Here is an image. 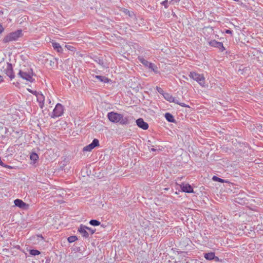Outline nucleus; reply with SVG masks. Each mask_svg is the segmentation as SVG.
I'll use <instances>...</instances> for the list:
<instances>
[{
    "label": "nucleus",
    "mask_w": 263,
    "mask_h": 263,
    "mask_svg": "<svg viewBox=\"0 0 263 263\" xmlns=\"http://www.w3.org/2000/svg\"><path fill=\"white\" fill-rule=\"evenodd\" d=\"M225 33H228V34H231L232 35V31L230 30V29H226L225 30Z\"/></svg>",
    "instance_id": "36"
},
{
    "label": "nucleus",
    "mask_w": 263,
    "mask_h": 263,
    "mask_svg": "<svg viewBox=\"0 0 263 263\" xmlns=\"http://www.w3.org/2000/svg\"><path fill=\"white\" fill-rule=\"evenodd\" d=\"M93 60L96 62L98 64H99L100 65H101L102 67H104V68H106L107 67L105 65V63L104 62V60H103V58L102 57H97V56H96L94 57L93 58Z\"/></svg>",
    "instance_id": "15"
},
{
    "label": "nucleus",
    "mask_w": 263,
    "mask_h": 263,
    "mask_svg": "<svg viewBox=\"0 0 263 263\" xmlns=\"http://www.w3.org/2000/svg\"><path fill=\"white\" fill-rule=\"evenodd\" d=\"M14 203L15 206L23 209H25L28 206L27 204L25 203L22 200L19 199L14 200Z\"/></svg>",
    "instance_id": "14"
},
{
    "label": "nucleus",
    "mask_w": 263,
    "mask_h": 263,
    "mask_svg": "<svg viewBox=\"0 0 263 263\" xmlns=\"http://www.w3.org/2000/svg\"><path fill=\"white\" fill-rule=\"evenodd\" d=\"M2 166L3 167H6V168H12V166H11L10 165H6L5 164H4V165H2Z\"/></svg>",
    "instance_id": "39"
},
{
    "label": "nucleus",
    "mask_w": 263,
    "mask_h": 263,
    "mask_svg": "<svg viewBox=\"0 0 263 263\" xmlns=\"http://www.w3.org/2000/svg\"><path fill=\"white\" fill-rule=\"evenodd\" d=\"M30 158L31 160H33L34 161V162H35V161H36L38 159H39V156L38 155H37V154H36L35 153H33L32 152L31 154H30Z\"/></svg>",
    "instance_id": "21"
},
{
    "label": "nucleus",
    "mask_w": 263,
    "mask_h": 263,
    "mask_svg": "<svg viewBox=\"0 0 263 263\" xmlns=\"http://www.w3.org/2000/svg\"><path fill=\"white\" fill-rule=\"evenodd\" d=\"M5 74L8 76L11 80L14 79L15 74L13 70L12 65L11 63H7V68L4 70Z\"/></svg>",
    "instance_id": "10"
},
{
    "label": "nucleus",
    "mask_w": 263,
    "mask_h": 263,
    "mask_svg": "<svg viewBox=\"0 0 263 263\" xmlns=\"http://www.w3.org/2000/svg\"><path fill=\"white\" fill-rule=\"evenodd\" d=\"M4 31V28L3 26L0 24V33H2Z\"/></svg>",
    "instance_id": "38"
},
{
    "label": "nucleus",
    "mask_w": 263,
    "mask_h": 263,
    "mask_svg": "<svg viewBox=\"0 0 263 263\" xmlns=\"http://www.w3.org/2000/svg\"><path fill=\"white\" fill-rule=\"evenodd\" d=\"M52 47L54 50H57L59 53H62L63 48L59 43L57 42H52Z\"/></svg>",
    "instance_id": "16"
},
{
    "label": "nucleus",
    "mask_w": 263,
    "mask_h": 263,
    "mask_svg": "<svg viewBox=\"0 0 263 263\" xmlns=\"http://www.w3.org/2000/svg\"><path fill=\"white\" fill-rule=\"evenodd\" d=\"M89 224L93 226H98L100 225L101 223L97 220L91 219L89 221Z\"/></svg>",
    "instance_id": "20"
},
{
    "label": "nucleus",
    "mask_w": 263,
    "mask_h": 263,
    "mask_svg": "<svg viewBox=\"0 0 263 263\" xmlns=\"http://www.w3.org/2000/svg\"><path fill=\"white\" fill-rule=\"evenodd\" d=\"M137 125L140 128L146 130L148 128V124L142 118H139L136 121Z\"/></svg>",
    "instance_id": "12"
},
{
    "label": "nucleus",
    "mask_w": 263,
    "mask_h": 263,
    "mask_svg": "<svg viewBox=\"0 0 263 263\" xmlns=\"http://www.w3.org/2000/svg\"><path fill=\"white\" fill-rule=\"evenodd\" d=\"M4 81L3 78L2 76L0 75V83Z\"/></svg>",
    "instance_id": "40"
},
{
    "label": "nucleus",
    "mask_w": 263,
    "mask_h": 263,
    "mask_svg": "<svg viewBox=\"0 0 263 263\" xmlns=\"http://www.w3.org/2000/svg\"><path fill=\"white\" fill-rule=\"evenodd\" d=\"M27 90H28L29 92L31 93L32 94L34 95H35V96H36L37 94H39V92H37L36 91H33V90H32L31 89H29V88H28V89H27Z\"/></svg>",
    "instance_id": "32"
},
{
    "label": "nucleus",
    "mask_w": 263,
    "mask_h": 263,
    "mask_svg": "<svg viewBox=\"0 0 263 263\" xmlns=\"http://www.w3.org/2000/svg\"><path fill=\"white\" fill-rule=\"evenodd\" d=\"M99 146V141L97 139H94L92 142L88 144V145L85 146L83 151L84 152H90L92 149H93L96 147Z\"/></svg>",
    "instance_id": "7"
},
{
    "label": "nucleus",
    "mask_w": 263,
    "mask_h": 263,
    "mask_svg": "<svg viewBox=\"0 0 263 263\" xmlns=\"http://www.w3.org/2000/svg\"><path fill=\"white\" fill-rule=\"evenodd\" d=\"M165 118L166 120L169 122L172 123H175L176 122L174 116L170 112H166L165 114Z\"/></svg>",
    "instance_id": "17"
},
{
    "label": "nucleus",
    "mask_w": 263,
    "mask_h": 263,
    "mask_svg": "<svg viewBox=\"0 0 263 263\" xmlns=\"http://www.w3.org/2000/svg\"><path fill=\"white\" fill-rule=\"evenodd\" d=\"M63 106L60 103H58L52 112L51 117L53 118L59 117L63 114Z\"/></svg>",
    "instance_id": "3"
},
{
    "label": "nucleus",
    "mask_w": 263,
    "mask_h": 263,
    "mask_svg": "<svg viewBox=\"0 0 263 263\" xmlns=\"http://www.w3.org/2000/svg\"><path fill=\"white\" fill-rule=\"evenodd\" d=\"M189 77L196 81L201 86L204 84V78L200 74L193 71L190 73Z\"/></svg>",
    "instance_id": "4"
},
{
    "label": "nucleus",
    "mask_w": 263,
    "mask_h": 263,
    "mask_svg": "<svg viewBox=\"0 0 263 263\" xmlns=\"http://www.w3.org/2000/svg\"><path fill=\"white\" fill-rule=\"evenodd\" d=\"M101 227H103V228H104V227H105V226H104L103 224H101Z\"/></svg>",
    "instance_id": "47"
},
{
    "label": "nucleus",
    "mask_w": 263,
    "mask_h": 263,
    "mask_svg": "<svg viewBox=\"0 0 263 263\" xmlns=\"http://www.w3.org/2000/svg\"><path fill=\"white\" fill-rule=\"evenodd\" d=\"M147 144L148 147L154 146V145L152 144L151 141L149 140H148Z\"/></svg>",
    "instance_id": "35"
},
{
    "label": "nucleus",
    "mask_w": 263,
    "mask_h": 263,
    "mask_svg": "<svg viewBox=\"0 0 263 263\" xmlns=\"http://www.w3.org/2000/svg\"><path fill=\"white\" fill-rule=\"evenodd\" d=\"M213 260H214L216 262H219V261L221 262L222 261V259H220L219 258V257L216 256H215V255L214 256Z\"/></svg>",
    "instance_id": "33"
},
{
    "label": "nucleus",
    "mask_w": 263,
    "mask_h": 263,
    "mask_svg": "<svg viewBox=\"0 0 263 263\" xmlns=\"http://www.w3.org/2000/svg\"><path fill=\"white\" fill-rule=\"evenodd\" d=\"M133 122V118L130 116L124 117L123 115L120 114L118 123L121 125H128Z\"/></svg>",
    "instance_id": "6"
},
{
    "label": "nucleus",
    "mask_w": 263,
    "mask_h": 263,
    "mask_svg": "<svg viewBox=\"0 0 263 263\" xmlns=\"http://www.w3.org/2000/svg\"><path fill=\"white\" fill-rule=\"evenodd\" d=\"M23 35L22 30L18 29L14 32H12L6 35L3 39V42L4 43H9L12 41H15L18 40L19 37Z\"/></svg>",
    "instance_id": "1"
},
{
    "label": "nucleus",
    "mask_w": 263,
    "mask_h": 263,
    "mask_svg": "<svg viewBox=\"0 0 263 263\" xmlns=\"http://www.w3.org/2000/svg\"><path fill=\"white\" fill-rule=\"evenodd\" d=\"M168 1L167 0H165L164 1H163L162 3H161V4L162 5H163L164 6V7L165 8H167L168 7Z\"/></svg>",
    "instance_id": "31"
},
{
    "label": "nucleus",
    "mask_w": 263,
    "mask_h": 263,
    "mask_svg": "<svg viewBox=\"0 0 263 263\" xmlns=\"http://www.w3.org/2000/svg\"><path fill=\"white\" fill-rule=\"evenodd\" d=\"M50 258H47L46 259V262H45V263H49V262H50Z\"/></svg>",
    "instance_id": "41"
},
{
    "label": "nucleus",
    "mask_w": 263,
    "mask_h": 263,
    "mask_svg": "<svg viewBox=\"0 0 263 263\" xmlns=\"http://www.w3.org/2000/svg\"><path fill=\"white\" fill-rule=\"evenodd\" d=\"M29 253L31 255L35 256L40 254L41 252L37 250L31 249L29 250Z\"/></svg>",
    "instance_id": "23"
},
{
    "label": "nucleus",
    "mask_w": 263,
    "mask_h": 263,
    "mask_svg": "<svg viewBox=\"0 0 263 263\" xmlns=\"http://www.w3.org/2000/svg\"><path fill=\"white\" fill-rule=\"evenodd\" d=\"M19 83L18 82H16V84H15V85L17 86V85H19Z\"/></svg>",
    "instance_id": "46"
},
{
    "label": "nucleus",
    "mask_w": 263,
    "mask_h": 263,
    "mask_svg": "<svg viewBox=\"0 0 263 263\" xmlns=\"http://www.w3.org/2000/svg\"><path fill=\"white\" fill-rule=\"evenodd\" d=\"M180 189L182 192L191 193L194 192L193 187L189 184H181L180 185Z\"/></svg>",
    "instance_id": "13"
},
{
    "label": "nucleus",
    "mask_w": 263,
    "mask_h": 263,
    "mask_svg": "<svg viewBox=\"0 0 263 263\" xmlns=\"http://www.w3.org/2000/svg\"><path fill=\"white\" fill-rule=\"evenodd\" d=\"M95 78H97L99 81L105 83H108L111 81L108 78L102 76H96Z\"/></svg>",
    "instance_id": "18"
},
{
    "label": "nucleus",
    "mask_w": 263,
    "mask_h": 263,
    "mask_svg": "<svg viewBox=\"0 0 263 263\" xmlns=\"http://www.w3.org/2000/svg\"><path fill=\"white\" fill-rule=\"evenodd\" d=\"M37 237H41L42 238V239H44L43 237L41 235H37Z\"/></svg>",
    "instance_id": "44"
},
{
    "label": "nucleus",
    "mask_w": 263,
    "mask_h": 263,
    "mask_svg": "<svg viewBox=\"0 0 263 263\" xmlns=\"http://www.w3.org/2000/svg\"><path fill=\"white\" fill-rule=\"evenodd\" d=\"M209 45L212 47L218 48L221 52L225 50V48L223 47L222 42H217L216 40H213L209 42Z\"/></svg>",
    "instance_id": "11"
},
{
    "label": "nucleus",
    "mask_w": 263,
    "mask_h": 263,
    "mask_svg": "<svg viewBox=\"0 0 263 263\" xmlns=\"http://www.w3.org/2000/svg\"><path fill=\"white\" fill-rule=\"evenodd\" d=\"M148 67L153 70L154 71H156V69H157V67L153 63H152V65H148Z\"/></svg>",
    "instance_id": "29"
},
{
    "label": "nucleus",
    "mask_w": 263,
    "mask_h": 263,
    "mask_svg": "<svg viewBox=\"0 0 263 263\" xmlns=\"http://www.w3.org/2000/svg\"><path fill=\"white\" fill-rule=\"evenodd\" d=\"M78 240V237L76 236H71L68 237L67 240L69 243H72Z\"/></svg>",
    "instance_id": "26"
},
{
    "label": "nucleus",
    "mask_w": 263,
    "mask_h": 263,
    "mask_svg": "<svg viewBox=\"0 0 263 263\" xmlns=\"http://www.w3.org/2000/svg\"><path fill=\"white\" fill-rule=\"evenodd\" d=\"M39 103L40 107L41 108H43V106H44V101H43V102H39Z\"/></svg>",
    "instance_id": "37"
},
{
    "label": "nucleus",
    "mask_w": 263,
    "mask_h": 263,
    "mask_svg": "<svg viewBox=\"0 0 263 263\" xmlns=\"http://www.w3.org/2000/svg\"><path fill=\"white\" fill-rule=\"evenodd\" d=\"M180 253H186V254L187 253L186 252H180Z\"/></svg>",
    "instance_id": "45"
},
{
    "label": "nucleus",
    "mask_w": 263,
    "mask_h": 263,
    "mask_svg": "<svg viewBox=\"0 0 263 263\" xmlns=\"http://www.w3.org/2000/svg\"><path fill=\"white\" fill-rule=\"evenodd\" d=\"M151 151H153V152H155V151H156V149L154 148H152Z\"/></svg>",
    "instance_id": "43"
},
{
    "label": "nucleus",
    "mask_w": 263,
    "mask_h": 263,
    "mask_svg": "<svg viewBox=\"0 0 263 263\" xmlns=\"http://www.w3.org/2000/svg\"><path fill=\"white\" fill-rule=\"evenodd\" d=\"M180 1V0H171L169 2V3L171 5H174L175 3L179 2Z\"/></svg>",
    "instance_id": "34"
},
{
    "label": "nucleus",
    "mask_w": 263,
    "mask_h": 263,
    "mask_svg": "<svg viewBox=\"0 0 263 263\" xmlns=\"http://www.w3.org/2000/svg\"><path fill=\"white\" fill-rule=\"evenodd\" d=\"M163 97L164 99L170 102H174L177 104H178L182 107H189V106L186 105L183 103H180L178 101V100L175 99L172 95H170L168 93L165 92V93L163 94Z\"/></svg>",
    "instance_id": "5"
},
{
    "label": "nucleus",
    "mask_w": 263,
    "mask_h": 263,
    "mask_svg": "<svg viewBox=\"0 0 263 263\" xmlns=\"http://www.w3.org/2000/svg\"><path fill=\"white\" fill-rule=\"evenodd\" d=\"M87 227L81 224L78 228V232L85 238H89V232L87 231Z\"/></svg>",
    "instance_id": "8"
},
{
    "label": "nucleus",
    "mask_w": 263,
    "mask_h": 263,
    "mask_svg": "<svg viewBox=\"0 0 263 263\" xmlns=\"http://www.w3.org/2000/svg\"><path fill=\"white\" fill-rule=\"evenodd\" d=\"M84 248H82L81 247H78V246H74L72 249V251H73L75 252H81L82 253L84 251Z\"/></svg>",
    "instance_id": "25"
},
{
    "label": "nucleus",
    "mask_w": 263,
    "mask_h": 263,
    "mask_svg": "<svg viewBox=\"0 0 263 263\" xmlns=\"http://www.w3.org/2000/svg\"><path fill=\"white\" fill-rule=\"evenodd\" d=\"M18 75L22 79L30 82H33L34 81V79L32 78L33 72L32 69H30L28 72H24L20 70Z\"/></svg>",
    "instance_id": "2"
},
{
    "label": "nucleus",
    "mask_w": 263,
    "mask_h": 263,
    "mask_svg": "<svg viewBox=\"0 0 263 263\" xmlns=\"http://www.w3.org/2000/svg\"><path fill=\"white\" fill-rule=\"evenodd\" d=\"M5 134H6L8 130V129L7 127H5Z\"/></svg>",
    "instance_id": "42"
},
{
    "label": "nucleus",
    "mask_w": 263,
    "mask_h": 263,
    "mask_svg": "<svg viewBox=\"0 0 263 263\" xmlns=\"http://www.w3.org/2000/svg\"><path fill=\"white\" fill-rule=\"evenodd\" d=\"M120 114L111 111L108 113L107 117L110 122L117 123H118Z\"/></svg>",
    "instance_id": "9"
},
{
    "label": "nucleus",
    "mask_w": 263,
    "mask_h": 263,
    "mask_svg": "<svg viewBox=\"0 0 263 263\" xmlns=\"http://www.w3.org/2000/svg\"><path fill=\"white\" fill-rule=\"evenodd\" d=\"M87 229L88 232H89L91 235L93 234L96 232V229H92L91 228H89L88 227Z\"/></svg>",
    "instance_id": "30"
},
{
    "label": "nucleus",
    "mask_w": 263,
    "mask_h": 263,
    "mask_svg": "<svg viewBox=\"0 0 263 263\" xmlns=\"http://www.w3.org/2000/svg\"><path fill=\"white\" fill-rule=\"evenodd\" d=\"M36 97L38 102L44 101L45 98L42 93L39 92V94Z\"/></svg>",
    "instance_id": "22"
},
{
    "label": "nucleus",
    "mask_w": 263,
    "mask_h": 263,
    "mask_svg": "<svg viewBox=\"0 0 263 263\" xmlns=\"http://www.w3.org/2000/svg\"><path fill=\"white\" fill-rule=\"evenodd\" d=\"M212 179H213V180H214L215 181H218V182H221V183L226 182V181H225L224 180H223L221 178H220L216 176H214L212 178Z\"/></svg>",
    "instance_id": "27"
},
{
    "label": "nucleus",
    "mask_w": 263,
    "mask_h": 263,
    "mask_svg": "<svg viewBox=\"0 0 263 263\" xmlns=\"http://www.w3.org/2000/svg\"><path fill=\"white\" fill-rule=\"evenodd\" d=\"M215 255L214 252H209L204 253V258L208 260H213Z\"/></svg>",
    "instance_id": "19"
},
{
    "label": "nucleus",
    "mask_w": 263,
    "mask_h": 263,
    "mask_svg": "<svg viewBox=\"0 0 263 263\" xmlns=\"http://www.w3.org/2000/svg\"><path fill=\"white\" fill-rule=\"evenodd\" d=\"M139 60L141 63L147 67H148V65H152V63L147 61L143 58H140Z\"/></svg>",
    "instance_id": "24"
},
{
    "label": "nucleus",
    "mask_w": 263,
    "mask_h": 263,
    "mask_svg": "<svg viewBox=\"0 0 263 263\" xmlns=\"http://www.w3.org/2000/svg\"><path fill=\"white\" fill-rule=\"evenodd\" d=\"M156 90H157V91L162 95L163 96V94L165 93V92H164V91H163V89L161 88V87H158V86H157L156 87Z\"/></svg>",
    "instance_id": "28"
}]
</instances>
